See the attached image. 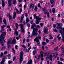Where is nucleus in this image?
Here are the masks:
<instances>
[{
	"label": "nucleus",
	"instance_id": "obj_46",
	"mask_svg": "<svg viewBox=\"0 0 64 64\" xmlns=\"http://www.w3.org/2000/svg\"><path fill=\"white\" fill-rule=\"evenodd\" d=\"M46 43L45 42H42V45H46Z\"/></svg>",
	"mask_w": 64,
	"mask_h": 64
},
{
	"label": "nucleus",
	"instance_id": "obj_45",
	"mask_svg": "<svg viewBox=\"0 0 64 64\" xmlns=\"http://www.w3.org/2000/svg\"><path fill=\"white\" fill-rule=\"evenodd\" d=\"M6 48V47L4 46L2 48V50H4V49H5Z\"/></svg>",
	"mask_w": 64,
	"mask_h": 64
},
{
	"label": "nucleus",
	"instance_id": "obj_8",
	"mask_svg": "<svg viewBox=\"0 0 64 64\" xmlns=\"http://www.w3.org/2000/svg\"><path fill=\"white\" fill-rule=\"evenodd\" d=\"M7 15L8 16V18L10 20L11 19H12L13 18V17L12 16L10 15V14H7Z\"/></svg>",
	"mask_w": 64,
	"mask_h": 64
},
{
	"label": "nucleus",
	"instance_id": "obj_52",
	"mask_svg": "<svg viewBox=\"0 0 64 64\" xmlns=\"http://www.w3.org/2000/svg\"><path fill=\"white\" fill-rule=\"evenodd\" d=\"M53 26L54 28H55L56 27V25L55 24H54Z\"/></svg>",
	"mask_w": 64,
	"mask_h": 64
},
{
	"label": "nucleus",
	"instance_id": "obj_57",
	"mask_svg": "<svg viewBox=\"0 0 64 64\" xmlns=\"http://www.w3.org/2000/svg\"><path fill=\"white\" fill-rule=\"evenodd\" d=\"M25 15L26 17H28V14H27V13H26L25 14Z\"/></svg>",
	"mask_w": 64,
	"mask_h": 64
},
{
	"label": "nucleus",
	"instance_id": "obj_47",
	"mask_svg": "<svg viewBox=\"0 0 64 64\" xmlns=\"http://www.w3.org/2000/svg\"><path fill=\"white\" fill-rule=\"evenodd\" d=\"M25 42V38H24L23 40V43H24Z\"/></svg>",
	"mask_w": 64,
	"mask_h": 64
},
{
	"label": "nucleus",
	"instance_id": "obj_14",
	"mask_svg": "<svg viewBox=\"0 0 64 64\" xmlns=\"http://www.w3.org/2000/svg\"><path fill=\"white\" fill-rule=\"evenodd\" d=\"M32 8V10L34 9V4H33H33H31L30 6V8Z\"/></svg>",
	"mask_w": 64,
	"mask_h": 64
},
{
	"label": "nucleus",
	"instance_id": "obj_58",
	"mask_svg": "<svg viewBox=\"0 0 64 64\" xmlns=\"http://www.w3.org/2000/svg\"><path fill=\"white\" fill-rule=\"evenodd\" d=\"M27 26H28V28H29V27H30V24H27Z\"/></svg>",
	"mask_w": 64,
	"mask_h": 64
},
{
	"label": "nucleus",
	"instance_id": "obj_56",
	"mask_svg": "<svg viewBox=\"0 0 64 64\" xmlns=\"http://www.w3.org/2000/svg\"><path fill=\"white\" fill-rule=\"evenodd\" d=\"M16 57H14L13 58V61H14V60H16Z\"/></svg>",
	"mask_w": 64,
	"mask_h": 64
},
{
	"label": "nucleus",
	"instance_id": "obj_39",
	"mask_svg": "<svg viewBox=\"0 0 64 64\" xmlns=\"http://www.w3.org/2000/svg\"><path fill=\"white\" fill-rule=\"evenodd\" d=\"M8 57L9 59H10V57H11V55H10V54H9L8 56Z\"/></svg>",
	"mask_w": 64,
	"mask_h": 64
},
{
	"label": "nucleus",
	"instance_id": "obj_15",
	"mask_svg": "<svg viewBox=\"0 0 64 64\" xmlns=\"http://www.w3.org/2000/svg\"><path fill=\"white\" fill-rule=\"evenodd\" d=\"M50 53L48 52H46L44 54V56H48L49 55Z\"/></svg>",
	"mask_w": 64,
	"mask_h": 64
},
{
	"label": "nucleus",
	"instance_id": "obj_27",
	"mask_svg": "<svg viewBox=\"0 0 64 64\" xmlns=\"http://www.w3.org/2000/svg\"><path fill=\"white\" fill-rule=\"evenodd\" d=\"M60 47V46H58L57 47H56V48H55L54 49V50H55V51H57V50L58 49V48H59Z\"/></svg>",
	"mask_w": 64,
	"mask_h": 64
},
{
	"label": "nucleus",
	"instance_id": "obj_2",
	"mask_svg": "<svg viewBox=\"0 0 64 64\" xmlns=\"http://www.w3.org/2000/svg\"><path fill=\"white\" fill-rule=\"evenodd\" d=\"M56 25L57 26V29L58 30H60L59 32L62 34V41L63 42H64V28H63L62 27L60 26V24L59 23H57Z\"/></svg>",
	"mask_w": 64,
	"mask_h": 64
},
{
	"label": "nucleus",
	"instance_id": "obj_63",
	"mask_svg": "<svg viewBox=\"0 0 64 64\" xmlns=\"http://www.w3.org/2000/svg\"><path fill=\"white\" fill-rule=\"evenodd\" d=\"M36 42L37 43H38L39 42V40L38 39H36Z\"/></svg>",
	"mask_w": 64,
	"mask_h": 64
},
{
	"label": "nucleus",
	"instance_id": "obj_29",
	"mask_svg": "<svg viewBox=\"0 0 64 64\" xmlns=\"http://www.w3.org/2000/svg\"><path fill=\"white\" fill-rule=\"evenodd\" d=\"M37 6H36L35 7V9L34 10V11H35V12H36L37 11Z\"/></svg>",
	"mask_w": 64,
	"mask_h": 64
},
{
	"label": "nucleus",
	"instance_id": "obj_40",
	"mask_svg": "<svg viewBox=\"0 0 64 64\" xmlns=\"http://www.w3.org/2000/svg\"><path fill=\"white\" fill-rule=\"evenodd\" d=\"M2 22V18L1 17H0V23H1Z\"/></svg>",
	"mask_w": 64,
	"mask_h": 64
},
{
	"label": "nucleus",
	"instance_id": "obj_62",
	"mask_svg": "<svg viewBox=\"0 0 64 64\" xmlns=\"http://www.w3.org/2000/svg\"><path fill=\"white\" fill-rule=\"evenodd\" d=\"M23 1V0H19L18 2H22Z\"/></svg>",
	"mask_w": 64,
	"mask_h": 64
},
{
	"label": "nucleus",
	"instance_id": "obj_34",
	"mask_svg": "<svg viewBox=\"0 0 64 64\" xmlns=\"http://www.w3.org/2000/svg\"><path fill=\"white\" fill-rule=\"evenodd\" d=\"M41 19H42V18H38L36 20V21H38L39 20H41Z\"/></svg>",
	"mask_w": 64,
	"mask_h": 64
},
{
	"label": "nucleus",
	"instance_id": "obj_7",
	"mask_svg": "<svg viewBox=\"0 0 64 64\" xmlns=\"http://www.w3.org/2000/svg\"><path fill=\"white\" fill-rule=\"evenodd\" d=\"M44 32L45 34H48V28H46L44 29Z\"/></svg>",
	"mask_w": 64,
	"mask_h": 64
},
{
	"label": "nucleus",
	"instance_id": "obj_9",
	"mask_svg": "<svg viewBox=\"0 0 64 64\" xmlns=\"http://www.w3.org/2000/svg\"><path fill=\"white\" fill-rule=\"evenodd\" d=\"M4 3H6V4H7V2H4V1L2 0V7H3L5 6V4Z\"/></svg>",
	"mask_w": 64,
	"mask_h": 64
},
{
	"label": "nucleus",
	"instance_id": "obj_23",
	"mask_svg": "<svg viewBox=\"0 0 64 64\" xmlns=\"http://www.w3.org/2000/svg\"><path fill=\"white\" fill-rule=\"evenodd\" d=\"M58 55V53L57 52H56L55 53L54 55V58H56L57 57V56Z\"/></svg>",
	"mask_w": 64,
	"mask_h": 64
},
{
	"label": "nucleus",
	"instance_id": "obj_33",
	"mask_svg": "<svg viewBox=\"0 0 64 64\" xmlns=\"http://www.w3.org/2000/svg\"><path fill=\"white\" fill-rule=\"evenodd\" d=\"M4 30H5L4 29L2 28V30H1L0 32H2V33H3V32H6H6H3V31H4Z\"/></svg>",
	"mask_w": 64,
	"mask_h": 64
},
{
	"label": "nucleus",
	"instance_id": "obj_13",
	"mask_svg": "<svg viewBox=\"0 0 64 64\" xmlns=\"http://www.w3.org/2000/svg\"><path fill=\"white\" fill-rule=\"evenodd\" d=\"M14 31V33H15L16 36H18V35H19V33L17 31V30H16V29H15Z\"/></svg>",
	"mask_w": 64,
	"mask_h": 64
},
{
	"label": "nucleus",
	"instance_id": "obj_1",
	"mask_svg": "<svg viewBox=\"0 0 64 64\" xmlns=\"http://www.w3.org/2000/svg\"><path fill=\"white\" fill-rule=\"evenodd\" d=\"M36 24L34 23L31 26V28L33 30L32 35L30 36V38H32L34 36H36L38 35V28H39L40 27L38 25L36 27ZM35 27H36L35 29Z\"/></svg>",
	"mask_w": 64,
	"mask_h": 64
},
{
	"label": "nucleus",
	"instance_id": "obj_16",
	"mask_svg": "<svg viewBox=\"0 0 64 64\" xmlns=\"http://www.w3.org/2000/svg\"><path fill=\"white\" fill-rule=\"evenodd\" d=\"M0 42L2 43V47L4 46V42H3V40H0Z\"/></svg>",
	"mask_w": 64,
	"mask_h": 64
},
{
	"label": "nucleus",
	"instance_id": "obj_19",
	"mask_svg": "<svg viewBox=\"0 0 64 64\" xmlns=\"http://www.w3.org/2000/svg\"><path fill=\"white\" fill-rule=\"evenodd\" d=\"M34 18L36 19V20L38 18H39V16H36V14H34Z\"/></svg>",
	"mask_w": 64,
	"mask_h": 64
},
{
	"label": "nucleus",
	"instance_id": "obj_5",
	"mask_svg": "<svg viewBox=\"0 0 64 64\" xmlns=\"http://www.w3.org/2000/svg\"><path fill=\"white\" fill-rule=\"evenodd\" d=\"M20 26L21 28V32L22 33H24V34L25 33V30L24 29V28H23V25L22 24H20Z\"/></svg>",
	"mask_w": 64,
	"mask_h": 64
},
{
	"label": "nucleus",
	"instance_id": "obj_64",
	"mask_svg": "<svg viewBox=\"0 0 64 64\" xmlns=\"http://www.w3.org/2000/svg\"><path fill=\"white\" fill-rule=\"evenodd\" d=\"M58 64H63L62 63L60 62L59 61H58Z\"/></svg>",
	"mask_w": 64,
	"mask_h": 64
},
{
	"label": "nucleus",
	"instance_id": "obj_53",
	"mask_svg": "<svg viewBox=\"0 0 64 64\" xmlns=\"http://www.w3.org/2000/svg\"><path fill=\"white\" fill-rule=\"evenodd\" d=\"M31 48H32V47L30 46V48H28V50L29 51V50H30V49H31Z\"/></svg>",
	"mask_w": 64,
	"mask_h": 64
},
{
	"label": "nucleus",
	"instance_id": "obj_4",
	"mask_svg": "<svg viewBox=\"0 0 64 64\" xmlns=\"http://www.w3.org/2000/svg\"><path fill=\"white\" fill-rule=\"evenodd\" d=\"M20 64H21L22 61H23V57L24 55V53L23 52H20Z\"/></svg>",
	"mask_w": 64,
	"mask_h": 64
},
{
	"label": "nucleus",
	"instance_id": "obj_25",
	"mask_svg": "<svg viewBox=\"0 0 64 64\" xmlns=\"http://www.w3.org/2000/svg\"><path fill=\"white\" fill-rule=\"evenodd\" d=\"M13 4L14 5H15L17 4V2L16 0H14Z\"/></svg>",
	"mask_w": 64,
	"mask_h": 64
},
{
	"label": "nucleus",
	"instance_id": "obj_6",
	"mask_svg": "<svg viewBox=\"0 0 64 64\" xmlns=\"http://www.w3.org/2000/svg\"><path fill=\"white\" fill-rule=\"evenodd\" d=\"M11 1H12V0H8V6L9 7H10L12 5Z\"/></svg>",
	"mask_w": 64,
	"mask_h": 64
},
{
	"label": "nucleus",
	"instance_id": "obj_17",
	"mask_svg": "<svg viewBox=\"0 0 64 64\" xmlns=\"http://www.w3.org/2000/svg\"><path fill=\"white\" fill-rule=\"evenodd\" d=\"M16 12H14V13L13 19H15V18H16Z\"/></svg>",
	"mask_w": 64,
	"mask_h": 64
},
{
	"label": "nucleus",
	"instance_id": "obj_10",
	"mask_svg": "<svg viewBox=\"0 0 64 64\" xmlns=\"http://www.w3.org/2000/svg\"><path fill=\"white\" fill-rule=\"evenodd\" d=\"M10 43V40H8L7 44L8 46V48H10L11 47V46H10V45H9Z\"/></svg>",
	"mask_w": 64,
	"mask_h": 64
},
{
	"label": "nucleus",
	"instance_id": "obj_30",
	"mask_svg": "<svg viewBox=\"0 0 64 64\" xmlns=\"http://www.w3.org/2000/svg\"><path fill=\"white\" fill-rule=\"evenodd\" d=\"M3 22L4 23V24L5 25H6V24L7 23V22L6 21V20L5 19H4L3 20Z\"/></svg>",
	"mask_w": 64,
	"mask_h": 64
},
{
	"label": "nucleus",
	"instance_id": "obj_61",
	"mask_svg": "<svg viewBox=\"0 0 64 64\" xmlns=\"http://www.w3.org/2000/svg\"><path fill=\"white\" fill-rule=\"evenodd\" d=\"M42 10L44 12H45V10H46V9L45 8H42Z\"/></svg>",
	"mask_w": 64,
	"mask_h": 64
},
{
	"label": "nucleus",
	"instance_id": "obj_26",
	"mask_svg": "<svg viewBox=\"0 0 64 64\" xmlns=\"http://www.w3.org/2000/svg\"><path fill=\"white\" fill-rule=\"evenodd\" d=\"M32 60L30 59V61L28 62V64H32Z\"/></svg>",
	"mask_w": 64,
	"mask_h": 64
},
{
	"label": "nucleus",
	"instance_id": "obj_48",
	"mask_svg": "<svg viewBox=\"0 0 64 64\" xmlns=\"http://www.w3.org/2000/svg\"><path fill=\"white\" fill-rule=\"evenodd\" d=\"M22 48H23L24 49H25L26 48V47H25V46L24 45H22Z\"/></svg>",
	"mask_w": 64,
	"mask_h": 64
},
{
	"label": "nucleus",
	"instance_id": "obj_28",
	"mask_svg": "<svg viewBox=\"0 0 64 64\" xmlns=\"http://www.w3.org/2000/svg\"><path fill=\"white\" fill-rule=\"evenodd\" d=\"M61 50L62 52V53H64V48L62 46L61 47Z\"/></svg>",
	"mask_w": 64,
	"mask_h": 64
},
{
	"label": "nucleus",
	"instance_id": "obj_35",
	"mask_svg": "<svg viewBox=\"0 0 64 64\" xmlns=\"http://www.w3.org/2000/svg\"><path fill=\"white\" fill-rule=\"evenodd\" d=\"M50 3L53 4L54 3V0H50Z\"/></svg>",
	"mask_w": 64,
	"mask_h": 64
},
{
	"label": "nucleus",
	"instance_id": "obj_54",
	"mask_svg": "<svg viewBox=\"0 0 64 64\" xmlns=\"http://www.w3.org/2000/svg\"><path fill=\"white\" fill-rule=\"evenodd\" d=\"M5 26L4 25H3L2 26V29H4V28H5Z\"/></svg>",
	"mask_w": 64,
	"mask_h": 64
},
{
	"label": "nucleus",
	"instance_id": "obj_60",
	"mask_svg": "<svg viewBox=\"0 0 64 64\" xmlns=\"http://www.w3.org/2000/svg\"><path fill=\"white\" fill-rule=\"evenodd\" d=\"M50 39H53V37H52V36H51V35H50Z\"/></svg>",
	"mask_w": 64,
	"mask_h": 64
},
{
	"label": "nucleus",
	"instance_id": "obj_55",
	"mask_svg": "<svg viewBox=\"0 0 64 64\" xmlns=\"http://www.w3.org/2000/svg\"><path fill=\"white\" fill-rule=\"evenodd\" d=\"M23 20V19L22 18H21V20H20V23H22V22Z\"/></svg>",
	"mask_w": 64,
	"mask_h": 64
},
{
	"label": "nucleus",
	"instance_id": "obj_37",
	"mask_svg": "<svg viewBox=\"0 0 64 64\" xmlns=\"http://www.w3.org/2000/svg\"><path fill=\"white\" fill-rule=\"evenodd\" d=\"M13 52L14 53V54H15V50L14 48H12Z\"/></svg>",
	"mask_w": 64,
	"mask_h": 64
},
{
	"label": "nucleus",
	"instance_id": "obj_21",
	"mask_svg": "<svg viewBox=\"0 0 64 64\" xmlns=\"http://www.w3.org/2000/svg\"><path fill=\"white\" fill-rule=\"evenodd\" d=\"M44 53L43 52H40V55H41V57H43V54Z\"/></svg>",
	"mask_w": 64,
	"mask_h": 64
},
{
	"label": "nucleus",
	"instance_id": "obj_41",
	"mask_svg": "<svg viewBox=\"0 0 64 64\" xmlns=\"http://www.w3.org/2000/svg\"><path fill=\"white\" fill-rule=\"evenodd\" d=\"M44 47L45 46H42V50H44Z\"/></svg>",
	"mask_w": 64,
	"mask_h": 64
},
{
	"label": "nucleus",
	"instance_id": "obj_36",
	"mask_svg": "<svg viewBox=\"0 0 64 64\" xmlns=\"http://www.w3.org/2000/svg\"><path fill=\"white\" fill-rule=\"evenodd\" d=\"M12 63V61L11 60H9L8 62V63L9 64H11Z\"/></svg>",
	"mask_w": 64,
	"mask_h": 64
},
{
	"label": "nucleus",
	"instance_id": "obj_11",
	"mask_svg": "<svg viewBox=\"0 0 64 64\" xmlns=\"http://www.w3.org/2000/svg\"><path fill=\"white\" fill-rule=\"evenodd\" d=\"M15 43H16V39L14 38L12 41L11 44H15Z\"/></svg>",
	"mask_w": 64,
	"mask_h": 64
},
{
	"label": "nucleus",
	"instance_id": "obj_3",
	"mask_svg": "<svg viewBox=\"0 0 64 64\" xmlns=\"http://www.w3.org/2000/svg\"><path fill=\"white\" fill-rule=\"evenodd\" d=\"M2 34H1L0 35V40H3L4 41V43H6V41L4 39L5 37V36H6V32H3L2 33Z\"/></svg>",
	"mask_w": 64,
	"mask_h": 64
},
{
	"label": "nucleus",
	"instance_id": "obj_31",
	"mask_svg": "<svg viewBox=\"0 0 64 64\" xmlns=\"http://www.w3.org/2000/svg\"><path fill=\"white\" fill-rule=\"evenodd\" d=\"M24 15H25V14H22V17L21 18V19H24Z\"/></svg>",
	"mask_w": 64,
	"mask_h": 64
},
{
	"label": "nucleus",
	"instance_id": "obj_12",
	"mask_svg": "<svg viewBox=\"0 0 64 64\" xmlns=\"http://www.w3.org/2000/svg\"><path fill=\"white\" fill-rule=\"evenodd\" d=\"M41 37L40 36H38L37 37L35 38L34 39V41H36V39H40L41 38Z\"/></svg>",
	"mask_w": 64,
	"mask_h": 64
},
{
	"label": "nucleus",
	"instance_id": "obj_51",
	"mask_svg": "<svg viewBox=\"0 0 64 64\" xmlns=\"http://www.w3.org/2000/svg\"><path fill=\"white\" fill-rule=\"evenodd\" d=\"M44 24H43V23H41L40 24V25L42 27L44 25Z\"/></svg>",
	"mask_w": 64,
	"mask_h": 64
},
{
	"label": "nucleus",
	"instance_id": "obj_43",
	"mask_svg": "<svg viewBox=\"0 0 64 64\" xmlns=\"http://www.w3.org/2000/svg\"><path fill=\"white\" fill-rule=\"evenodd\" d=\"M39 23V22L38 21H37L36 22V24H38Z\"/></svg>",
	"mask_w": 64,
	"mask_h": 64
},
{
	"label": "nucleus",
	"instance_id": "obj_20",
	"mask_svg": "<svg viewBox=\"0 0 64 64\" xmlns=\"http://www.w3.org/2000/svg\"><path fill=\"white\" fill-rule=\"evenodd\" d=\"M5 62V60L4 58H3L2 62H0L1 64H4V63Z\"/></svg>",
	"mask_w": 64,
	"mask_h": 64
},
{
	"label": "nucleus",
	"instance_id": "obj_22",
	"mask_svg": "<svg viewBox=\"0 0 64 64\" xmlns=\"http://www.w3.org/2000/svg\"><path fill=\"white\" fill-rule=\"evenodd\" d=\"M26 24L28 23V22H30V20H29V18H26Z\"/></svg>",
	"mask_w": 64,
	"mask_h": 64
},
{
	"label": "nucleus",
	"instance_id": "obj_49",
	"mask_svg": "<svg viewBox=\"0 0 64 64\" xmlns=\"http://www.w3.org/2000/svg\"><path fill=\"white\" fill-rule=\"evenodd\" d=\"M53 30H54V32H58L57 30L56 29Z\"/></svg>",
	"mask_w": 64,
	"mask_h": 64
},
{
	"label": "nucleus",
	"instance_id": "obj_50",
	"mask_svg": "<svg viewBox=\"0 0 64 64\" xmlns=\"http://www.w3.org/2000/svg\"><path fill=\"white\" fill-rule=\"evenodd\" d=\"M23 23L24 24V25H25V24H26V22H25V21L24 20V21Z\"/></svg>",
	"mask_w": 64,
	"mask_h": 64
},
{
	"label": "nucleus",
	"instance_id": "obj_32",
	"mask_svg": "<svg viewBox=\"0 0 64 64\" xmlns=\"http://www.w3.org/2000/svg\"><path fill=\"white\" fill-rule=\"evenodd\" d=\"M52 12L53 13H55V8H53L52 10Z\"/></svg>",
	"mask_w": 64,
	"mask_h": 64
},
{
	"label": "nucleus",
	"instance_id": "obj_59",
	"mask_svg": "<svg viewBox=\"0 0 64 64\" xmlns=\"http://www.w3.org/2000/svg\"><path fill=\"white\" fill-rule=\"evenodd\" d=\"M46 42L47 43H48L49 42V40L48 39H46Z\"/></svg>",
	"mask_w": 64,
	"mask_h": 64
},
{
	"label": "nucleus",
	"instance_id": "obj_24",
	"mask_svg": "<svg viewBox=\"0 0 64 64\" xmlns=\"http://www.w3.org/2000/svg\"><path fill=\"white\" fill-rule=\"evenodd\" d=\"M16 11L17 12V13L18 14H21V12L19 11V10H18V9H17V8H16Z\"/></svg>",
	"mask_w": 64,
	"mask_h": 64
},
{
	"label": "nucleus",
	"instance_id": "obj_42",
	"mask_svg": "<svg viewBox=\"0 0 64 64\" xmlns=\"http://www.w3.org/2000/svg\"><path fill=\"white\" fill-rule=\"evenodd\" d=\"M16 28L17 29H18V24H16Z\"/></svg>",
	"mask_w": 64,
	"mask_h": 64
},
{
	"label": "nucleus",
	"instance_id": "obj_18",
	"mask_svg": "<svg viewBox=\"0 0 64 64\" xmlns=\"http://www.w3.org/2000/svg\"><path fill=\"white\" fill-rule=\"evenodd\" d=\"M44 13L45 14H47V13L48 17V18H49L50 15H49V12H44Z\"/></svg>",
	"mask_w": 64,
	"mask_h": 64
},
{
	"label": "nucleus",
	"instance_id": "obj_44",
	"mask_svg": "<svg viewBox=\"0 0 64 64\" xmlns=\"http://www.w3.org/2000/svg\"><path fill=\"white\" fill-rule=\"evenodd\" d=\"M15 48H16V49H18V46H17V45H16L15 46Z\"/></svg>",
	"mask_w": 64,
	"mask_h": 64
},
{
	"label": "nucleus",
	"instance_id": "obj_38",
	"mask_svg": "<svg viewBox=\"0 0 64 64\" xmlns=\"http://www.w3.org/2000/svg\"><path fill=\"white\" fill-rule=\"evenodd\" d=\"M33 55H35V54H36V51L34 50L33 52Z\"/></svg>",
	"mask_w": 64,
	"mask_h": 64
}]
</instances>
